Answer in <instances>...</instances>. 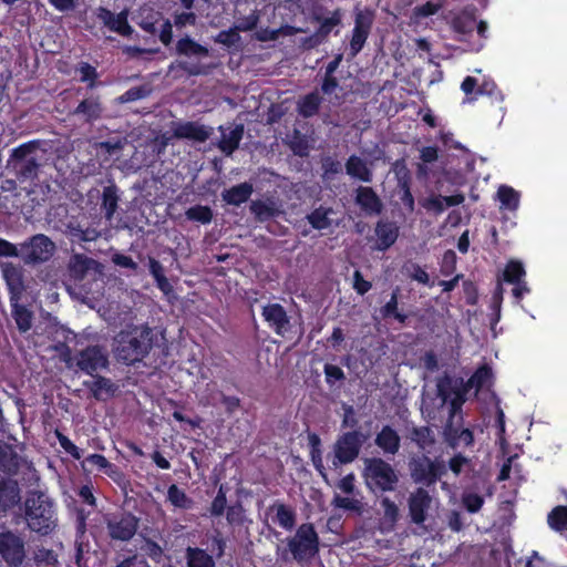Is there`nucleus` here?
<instances>
[{"label": "nucleus", "instance_id": "nucleus-46", "mask_svg": "<svg viewBox=\"0 0 567 567\" xmlns=\"http://www.w3.org/2000/svg\"><path fill=\"white\" fill-rule=\"evenodd\" d=\"M398 296L399 288L396 287L392 291L390 300L381 308V315L383 318H394L396 321L404 324L408 316L398 310Z\"/></svg>", "mask_w": 567, "mask_h": 567}, {"label": "nucleus", "instance_id": "nucleus-19", "mask_svg": "<svg viewBox=\"0 0 567 567\" xmlns=\"http://www.w3.org/2000/svg\"><path fill=\"white\" fill-rule=\"evenodd\" d=\"M431 505V496L426 489L419 487L409 497V513L411 520L417 525L426 519V512Z\"/></svg>", "mask_w": 567, "mask_h": 567}, {"label": "nucleus", "instance_id": "nucleus-2", "mask_svg": "<svg viewBox=\"0 0 567 567\" xmlns=\"http://www.w3.org/2000/svg\"><path fill=\"white\" fill-rule=\"evenodd\" d=\"M155 341L156 334L147 324L131 326L115 338V358L125 365H134L150 354Z\"/></svg>", "mask_w": 567, "mask_h": 567}, {"label": "nucleus", "instance_id": "nucleus-8", "mask_svg": "<svg viewBox=\"0 0 567 567\" xmlns=\"http://www.w3.org/2000/svg\"><path fill=\"white\" fill-rule=\"evenodd\" d=\"M408 466L412 481L427 487L436 484L446 474V466L443 461L431 460L425 454L411 456Z\"/></svg>", "mask_w": 567, "mask_h": 567}, {"label": "nucleus", "instance_id": "nucleus-13", "mask_svg": "<svg viewBox=\"0 0 567 567\" xmlns=\"http://www.w3.org/2000/svg\"><path fill=\"white\" fill-rule=\"evenodd\" d=\"M373 21L374 13L369 9L360 10L355 13L354 27L350 40V53L352 58L359 54L363 49L371 32Z\"/></svg>", "mask_w": 567, "mask_h": 567}, {"label": "nucleus", "instance_id": "nucleus-42", "mask_svg": "<svg viewBox=\"0 0 567 567\" xmlns=\"http://www.w3.org/2000/svg\"><path fill=\"white\" fill-rule=\"evenodd\" d=\"M331 213V208L319 206L308 214L306 218L313 229L322 230L331 226V220L329 218Z\"/></svg>", "mask_w": 567, "mask_h": 567}, {"label": "nucleus", "instance_id": "nucleus-17", "mask_svg": "<svg viewBox=\"0 0 567 567\" xmlns=\"http://www.w3.org/2000/svg\"><path fill=\"white\" fill-rule=\"evenodd\" d=\"M104 106L99 94H92L83 99L71 112L72 115L82 118L85 123L92 124L102 118Z\"/></svg>", "mask_w": 567, "mask_h": 567}, {"label": "nucleus", "instance_id": "nucleus-30", "mask_svg": "<svg viewBox=\"0 0 567 567\" xmlns=\"http://www.w3.org/2000/svg\"><path fill=\"white\" fill-rule=\"evenodd\" d=\"M375 235L378 238V249H389L398 239L399 228L391 221L380 220L375 226Z\"/></svg>", "mask_w": 567, "mask_h": 567}, {"label": "nucleus", "instance_id": "nucleus-27", "mask_svg": "<svg viewBox=\"0 0 567 567\" xmlns=\"http://www.w3.org/2000/svg\"><path fill=\"white\" fill-rule=\"evenodd\" d=\"M323 97L320 95L318 89L301 96L297 102V112L303 118L313 117L319 113Z\"/></svg>", "mask_w": 567, "mask_h": 567}, {"label": "nucleus", "instance_id": "nucleus-61", "mask_svg": "<svg viewBox=\"0 0 567 567\" xmlns=\"http://www.w3.org/2000/svg\"><path fill=\"white\" fill-rule=\"evenodd\" d=\"M326 382L332 386L336 382H341L346 379L343 370L334 364L326 363L323 367Z\"/></svg>", "mask_w": 567, "mask_h": 567}, {"label": "nucleus", "instance_id": "nucleus-56", "mask_svg": "<svg viewBox=\"0 0 567 567\" xmlns=\"http://www.w3.org/2000/svg\"><path fill=\"white\" fill-rule=\"evenodd\" d=\"M55 436L59 441L60 446L70 454L74 460H81L83 452L63 433L55 431Z\"/></svg>", "mask_w": 567, "mask_h": 567}, {"label": "nucleus", "instance_id": "nucleus-12", "mask_svg": "<svg viewBox=\"0 0 567 567\" xmlns=\"http://www.w3.org/2000/svg\"><path fill=\"white\" fill-rule=\"evenodd\" d=\"M110 367L107 350L99 344L87 346L75 353L74 369L94 377Z\"/></svg>", "mask_w": 567, "mask_h": 567}, {"label": "nucleus", "instance_id": "nucleus-1", "mask_svg": "<svg viewBox=\"0 0 567 567\" xmlns=\"http://www.w3.org/2000/svg\"><path fill=\"white\" fill-rule=\"evenodd\" d=\"M20 511L27 527L40 536L50 535L58 526L56 503L43 491H28Z\"/></svg>", "mask_w": 567, "mask_h": 567}, {"label": "nucleus", "instance_id": "nucleus-54", "mask_svg": "<svg viewBox=\"0 0 567 567\" xmlns=\"http://www.w3.org/2000/svg\"><path fill=\"white\" fill-rule=\"evenodd\" d=\"M227 509V496H226V489L224 485H220L216 496L214 497L212 504H210V515L214 517L221 516L225 511Z\"/></svg>", "mask_w": 567, "mask_h": 567}, {"label": "nucleus", "instance_id": "nucleus-15", "mask_svg": "<svg viewBox=\"0 0 567 567\" xmlns=\"http://www.w3.org/2000/svg\"><path fill=\"white\" fill-rule=\"evenodd\" d=\"M173 136L195 143H205L212 135V127L195 121L173 123Z\"/></svg>", "mask_w": 567, "mask_h": 567}, {"label": "nucleus", "instance_id": "nucleus-34", "mask_svg": "<svg viewBox=\"0 0 567 567\" xmlns=\"http://www.w3.org/2000/svg\"><path fill=\"white\" fill-rule=\"evenodd\" d=\"M187 567H215V560L205 549L188 546L185 550Z\"/></svg>", "mask_w": 567, "mask_h": 567}, {"label": "nucleus", "instance_id": "nucleus-31", "mask_svg": "<svg viewBox=\"0 0 567 567\" xmlns=\"http://www.w3.org/2000/svg\"><path fill=\"white\" fill-rule=\"evenodd\" d=\"M346 172L349 176L364 183L372 181V172L367 163L358 155H351L346 163Z\"/></svg>", "mask_w": 567, "mask_h": 567}, {"label": "nucleus", "instance_id": "nucleus-60", "mask_svg": "<svg viewBox=\"0 0 567 567\" xmlns=\"http://www.w3.org/2000/svg\"><path fill=\"white\" fill-rule=\"evenodd\" d=\"M240 35L239 31L236 29V25L228 30H221L216 37L215 42L226 45V47H233L237 42H239Z\"/></svg>", "mask_w": 567, "mask_h": 567}, {"label": "nucleus", "instance_id": "nucleus-6", "mask_svg": "<svg viewBox=\"0 0 567 567\" xmlns=\"http://www.w3.org/2000/svg\"><path fill=\"white\" fill-rule=\"evenodd\" d=\"M105 537L110 545L131 542L140 527V517L130 511L105 513L102 516Z\"/></svg>", "mask_w": 567, "mask_h": 567}, {"label": "nucleus", "instance_id": "nucleus-23", "mask_svg": "<svg viewBox=\"0 0 567 567\" xmlns=\"http://www.w3.org/2000/svg\"><path fill=\"white\" fill-rule=\"evenodd\" d=\"M21 501L20 487L11 478L0 477V513H8Z\"/></svg>", "mask_w": 567, "mask_h": 567}, {"label": "nucleus", "instance_id": "nucleus-52", "mask_svg": "<svg viewBox=\"0 0 567 567\" xmlns=\"http://www.w3.org/2000/svg\"><path fill=\"white\" fill-rule=\"evenodd\" d=\"M406 275L419 284L432 287L434 284L430 282L429 274L416 262H410L404 266Z\"/></svg>", "mask_w": 567, "mask_h": 567}, {"label": "nucleus", "instance_id": "nucleus-33", "mask_svg": "<svg viewBox=\"0 0 567 567\" xmlns=\"http://www.w3.org/2000/svg\"><path fill=\"white\" fill-rule=\"evenodd\" d=\"M243 136L244 125L237 124L227 135H221L217 146L225 155L229 156L239 147Z\"/></svg>", "mask_w": 567, "mask_h": 567}, {"label": "nucleus", "instance_id": "nucleus-25", "mask_svg": "<svg viewBox=\"0 0 567 567\" xmlns=\"http://www.w3.org/2000/svg\"><path fill=\"white\" fill-rule=\"evenodd\" d=\"M464 195L456 194L451 196L431 195L421 200V206L429 213L441 215L446 207L461 205L464 202Z\"/></svg>", "mask_w": 567, "mask_h": 567}, {"label": "nucleus", "instance_id": "nucleus-63", "mask_svg": "<svg viewBox=\"0 0 567 567\" xmlns=\"http://www.w3.org/2000/svg\"><path fill=\"white\" fill-rule=\"evenodd\" d=\"M462 502L466 511L471 514L477 513L484 505V498L476 493L464 494Z\"/></svg>", "mask_w": 567, "mask_h": 567}, {"label": "nucleus", "instance_id": "nucleus-58", "mask_svg": "<svg viewBox=\"0 0 567 567\" xmlns=\"http://www.w3.org/2000/svg\"><path fill=\"white\" fill-rule=\"evenodd\" d=\"M53 350L58 353L59 359L65 363L66 368L74 369L75 354L66 342H58Z\"/></svg>", "mask_w": 567, "mask_h": 567}, {"label": "nucleus", "instance_id": "nucleus-16", "mask_svg": "<svg viewBox=\"0 0 567 567\" xmlns=\"http://www.w3.org/2000/svg\"><path fill=\"white\" fill-rule=\"evenodd\" d=\"M343 55L338 53L334 58L327 63L324 68H322L318 76H320V93L326 96H331L336 93V91L340 87V81L336 75L337 70L339 69L342 62Z\"/></svg>", "mask_w": 567, "mask_h": 567}, {"label": "nucleus", "instance_id": "nucleus-4", "mask_svg": "<svg viewBox=\"0 0 567 567\" xmlns=\"http://www.w3.org/2000/svg\"><path fill=\"white\" fill-rule=\"evenodd\" d=\"M362 477L368 491L375 496L394 492L400 482L396 470L382 457L365 458Z\"/></svg>", "mask_w": 567, "mask_h": 567}, {"label": "nucleus", "instance_id": "nucleus-51", "mask_svg": "<svg viewBox=\"0 0 567 567\" xmlns=\"http://www.w3.org/2000/svg\"><path fill=\"white\" fill-rule=\"evenodd\" d=\"M37 566L55 567L59 564L58 554L53 549L41 547L34 554Z\"/></svg>", "mask_w": 567, "mask_h": 567}, {"label": "nucleus", "instance_id": "nucleus-55", "mask_svg": "<svg viewBox=\"0 0 567 567\" xmlns=\"http://www.w3.org/2000/svg\"><path fill=\"white\" fill-rule=\"evenodd\" d=\"M331 505L334 508H342L346 511L359 512L362 507V504L359 499L354 497L341 496L339 494H334Z\"/></svg>", "mask_w": 567, "mask_h": 567}, {"label": "nucleus", "instance_id": "nucleus-22", "mask_svg": "<svg viewBox=\"0 0 567 567\" xmlns=\"http://www.w3.org/2000/svg\"><path fill=\"white\" fill-rule=\"evenodd\" d=\"M312 20L319 24L316 29V32L327 41L328 37L331 34L334 28L341 25L342 22V12L341 9H336L329 12V16L323 14V8L313 11Z\"/></svg>", "mask_w": 567, "mask_h": 567}, {"label": "nucleus", "instance_id": "nucleus-50", "mask_svg": "<svg viewBox=\"0 0 567 567\" xmlns=\"http://www.w3.org/2000/svg\"><path fill=\"white\" fill-rule=\"evenodd\" d=\"M525 269L520 261L511 260L503 271V280L507 284H518L525 276Z\"/></svg>", "mask_w": 567, "mask_h": 567}, {"label": "nucleus", "instance_id": "nucleus-41", "mask_svg": "<svg viewBox=\"0 0 567 567\" xmlns=\"http://www.w3.org/2000/svg\"><path fill=\"white\" fill-rule=\"evenodd\" d=\"M167 501L177 508L190 509L194 505L193 499L176 484H172L167 488Z\"/></svg>", "mask_w": 567, "mask_h": 567}, {"label": "nucleus", "instance_id": "nucleus-53", "mask_svg": "<svg viewBox=\"0 0 567 567\" xmlns=\"http://www.w3.org/2000/svg\"><path fill=\"white\" fill-rule=\"evenodd\" d=\"M288 145L292 153L299 157H307L309 155V143L299 131H295Z\"/></svg>", "mask_w": 567, "mask_h": 567}, {"label": "nucleus", "instance_id": "nucleus-47", "mask_svg": "<svg viewBox=\"0 0 567 567\" xmlns=\"http://www.w3.org/2000/svg\"><path fill=\"white\" fill-rule=\"evenodd\" d=\"M188 220L198 221L203 225L209 224L213 220V210L206 205H194L185 212Z\"/></svg>", "mask_w": 567, "mask_h": 567}, {"label": "nucleus", "instance_id": "nucleus-62", "mask_svg": "<svg viewBox=\"0 0 567 567\" xmlns=\"http://www.w3.org/2000/svg\"><path fill=\"white\" fill-rule=\"evenodd\" d=\"M148 94V91L145 86H133L125 91L122 95L117 97V101L122 104L134 102L141 99L146 97Z\"/></svg>", "mask_w": 567, "mask_h": 567}, {"label": "nucleus", "instance_id": "nucleus-59", "mask_svg": "<svg viewBox=\"0 0 567 567\" xmlns=\"http://www.w3.org/2000/svg\"><path fill=\"white\" fill-rule=\"evenodd\" d=\"M114 567H152L148 561L138 554H132L123 558L115 559Z\"/></svg>", "mask_w": 567, "mask_h": 567}, {"label": "nucleus", "instance_id": "nucleus-45", "mask_svg": "<svg viewBox=\"0 0 567 567\" xmlns=\"http://www.w3.org/2000/svg\"><path fill=\"white\" fill-rule=\"evenodd\" d=\"M451 25L456 33L470 34L475 29L476 19L474 14L462 12L452 19Z\"/></svg>", "mask_w": 567, "mask_h": 567}, {"label": "nucleus", "instance_id": "nucleus-57", "mask_svg": "<svg viewBox=\"0 0 567 567\" xmlns=\"http://www.w3.org/2000/svg\"><path fill=\"white\" fill-rule=\"evenodd\" d=\"M80 72V81L89 82V89H94L96 86V79L99 76L96 68L91 65L87 62H81L79 66Z\"/></svg>", "mask_w": 567, "mask_h": 567}, {"label": "nucleus", "instance_id": "nucleus-39", "mask_svg": "<svg viewBox=\"0 0 567 567\" xmlns=\"http://www.w3.org/2000/svg\"><path fill=\"white\" fill-rule=\"evenodd\" d=\"M446 433L452 446H455L460 443H463L465 446H471L474 443L473 431L471 429L455 427L452 425V421H450L446 425Z\"/></svg>", "mask_w": 567, "mask_h": 567}, {"label": "nucleus", "instance_id": "nucleus-64", "mask_svg": "<svg viewBox=\"0 0 567 567\" xmlns=\"http://www.w3.org/2000/svg\"><path fill=\"white\" fill-rule=\"evenodd\" d=\"M381 507L383 509V515L386 520L391 524L396 523L399 519V507L398 505L391 501L389 497H383L380 502Z\"/></svg>", "mask_w": 567, "mask_h": 567}, {"label": "nucleus", "instance_id": "nucleus-38", "mask_svg": "<svg viewBox=\"0 0 567 567\" xmlns=\"http://www.w3.org/2000/svg\"><path fill=\"white\" fill-rule=\"evenodd\" d=\"M493 379V370L488 364L480 365L471 378L466 381L465 390L475 388L476 391L483 389V386Z\"/></svg>", "mask_w": 567, "mask_h": 567}, {"label": "nucleus", "instance_id": "nucleus-35", "mask_svg": "<svg viewBox=\"0 0 567 567\" xmlns=\"http://www.w3.org/2000/svg\"><path fill=\"white\" fill-rule=\"evenodd\" d=\"M176 52L184 56H207L209 51L206 47L196 42L190 37L181 38L176 43Z\"/></svg>", "mask_w": 567, "mask_h": 567}, {"label": "nucleus", "instance_id": "nucleus-32", "mask_svg": "<svg viewBox=\"0 0 567 567\" xmlns=\"http://www.w3.org/2000/svg\"><path fill=\"white\" fill-rule=\"evenodd\" d=\"M120 195L116 185L105 186L102 192L101 210L107 220H112L118 207Z\"/></svg>", "mask_w": 567, "mask_h": 567}, {"label": "nucleus", "instance_id": "nucleus-48", "mask_svg": "<svg viewBox=\"0 0 567 567\" xmlns=\"http://www.w3.org/2000/svg\"><path fill=\"white\" fill-rule=\"evenodd\" d=\"M548 525L556 532H561L567 528V506H556L548 514Z\"/></svg>", "mask_w": 567, "mask_h": 567}, {"label": "nucleus", "instance_id": "nucleus-49", "mask_svg": "<svg viewBox=\"0 0 567 567\" xmlns=\"http://www.w3.org/2000/svg\"><path fill=\"white\" fill-rule=\"evenodd\" d=\"M250 212L259 221H266L278 215V209L272 204L262 200H254L250 204Z\"/></svg>", "mask_w": 567, "mask_h": 567}, {"label": "nucleus", "instance_id": "nucleus-21", "mask_svg": "<svg viewBox=\"0 0 567 567\" xmlns=\"http://www.w3.org/2000/svg\"><path fill=\"white\" fill-rule=\"evenodd\" d=\"M374 444L384 455H395L401 447V437L395 429L386 424L375 434Z\"/></svg>", "mask_w": 567, "mask_h": 567}, {"label": "nucleus", "instance_id": "nucleus-24", "mask_svg": "<svg viewBox=\"0 0 567 567\" xmlns=\"http://www.w3.org/2000/svg\"><path fill=\"white\" fill-rule=\"evenodd\" d=\"M355 203L367 215H379L382 213L383 204L372 187L359 186L357 188Z\"/></svg>", "mask_w": 567, "mask_h": 567}, {"label": "nucleus", "instance_id": "nucleus-37", "mask_svg": "<svg viewBox=\"0 0 567 567\" xmlns=\"http://www.w3.org/2000/svg\"><path fill=\"white\" fill-rule=\"evenodd\" d=\"M92 261L93 260L91 258L84 255H73L70 258L68 266L70 277L73 278L75 281L82 280L89 271Z\"/></svg>", "mask_w": 567, "mask_h": 567}, {"label": "nucleus", "instance_id": "nucleus-29", "mask_svg": "<svg viewBox=\"0 0 567 567\" xmlns=\"http://www.w3.org/2000/svg\"><path fill=\"white\" fill-rule=\"evenodd\" d=\"M13 257L21 258L20 245L18 246L4 238H0V269H1L2 278L4 281H6L7 267H13V268L18 269L21 280H24L23 269L21 266L16 265L13 262H9V261H2V258H13Z\"/></svg>", "mask_w": 567, "mask_h": 567}, {"label": "nucleus", "instance_id": "nucleus-9", "mask_svg": "<svg viewBox=\"0 0 567 567\" xmlns=\"http://www.w3.org/2000/svg\"><path fill=\"white\" fill-rule=\"evenodd\" d=\"M24 536L12 529L0 532V563L6 567H22L27 558Z\"/></svg>", "mask_w": 567, "mask_h": 567}, {"label": "nucleus", "instance_id": "nucleus-18", "mask_svg": "<svg viewBox=\"0 0 567 567\" xmlns=\"http://www.w3.org/2000/svg\"><path fill=\"white\" fill-rule=\"evenodd\" d=\"M265 321L274 329L276 334L284 336L290 328V320L286 309L280 303H268L261 312Z\"/></svg>", "mask_w": 567, "mask_h": 567}, {"label": "nucleus", "instance_id": "nucleus-5", "mask_svg": "<svg viewBox=\"0 0 567 567\" xmlns=\"http://www.w3.org/2000/svg\"><path fill=\"white\" fill-rule=\"evenodd\" d=\"M40 146V140H32L20 144L11 151L7 161V169L19 183H33L38 178L40 163L32 154Z\"/></svg>", "mask_w": 567, "mask_h": 567}, {"label": "nucleus", "instance_id": "nucleus-7", "mask_svg": "<svg viewBox=\"0 0 567 567\" xmlns=\"http://www.w3.org/2000/svg\"><path fill=\"white\" fill-rule=\"evenodd\" d=\"M6 285L9 292L12 317L20 332H28L32 327V312L20 300L25 290L24 280H21L19 270L13 267L6 269Z\"/></svg>", "mask_w": 567, "mask_h": 567}, {"label": "nucleus", "instance_id": "nucleus-43", "mask_svg": "<svg viewBox=\"0 0 567 567\" xmlns=\"http://www.w3.org/2000/svg\"><path fill=\"white\" fill-rule=\"evenodd\" d=\"M410 439L416 446L424 451L435 443L432 430L429 426H414L410 431Z\"/></svg>", "mask_w": 567, "mask_h": 567}, {"label": "nucleus", "instance_id": "nucleus-14", "mask_svg": "<svg viewBox=\"0 0 567 567\" xmlns=\"http://www.w3.org/2000/svg\"><path fill=\"white\" fill-rule=\"evenodd\" d=\"M95 17L110 31L116 32L120 35L130 37L133 33V28L130 25L127 20V10H123L120 13L114 14L110 9L99 7L95 9Z\"/></svg>", "mask_w": 567, "mask_h": 567}, {"label": "nucleus", "instance_id": "nucleus-44", "mask_svg": "<svg viewBox=\"0 0 567 567\" xmlns=\"http://www.w3.org/2000/svg\"><path fill=\"white\" fill-rule=\"evenodd\" d=\"M497 198L501 202V208L516 210L519 206V193L511 186H499Z\"/></svg>", "mask_w": 567, "mask_h": 567}, {"label": "nucleus", "instance_id": "nucleus-26", "mask_svg": "<svg viewBox=\"0 0 567 567\" xmlns=\"http://www.w3.org/2000/svg\"><path fill=\"white\" fill-rule=\"evenodd\" d=\"M269 513H272V523L286 530H292L297 523L296 511L285 503L276 501L268 508Z\"/></svg>", "mask_w": 567, "mask_h": 567}, {"label": "nucleus", "instance_id": "nucleus-36", "mask_svg": "<svg viewBox=\"0 0 567 567\" xmlns=\"http://www.w3.org/2000/svg\"><path fill=\"white\" fill-rule=\"evenodd\" d=\"M148 270L156 282V287L164 293L173 292V286L164 274L163 265L155 258L148 257Z\"/></svg>", "mask_w": 567, "mask_h": 567}, {"label": "nucleus", "instance_id": "nucleus-40", "mask_svg": "<svg viewBox=\"0 0 567 567\" xmlns=\"http://www.w3.org/2000/svg\"><path fill=\"white\" fill-rule=\"evenodd\" d=\"M20 467L18 454L11 446L0 449V468L7 474H17Z\"/></svg>", "mask_w": 567, "mask_h": 567}, {"label": "nucleus", "instance_id": "nucleus-20", "mask_svg": "<svg viewBox=\"0 0 567 567\" xmlns=\"http://www.w3.org/2000/svg\"><path fill=\"white\" fill-rule=\"evenodd\" d=\"M92 378L93 380L84 381L83 385L96 401H106L113 398L117 392L118 386L111 379L100 375L99 373L94 374Z\"/></svg>", "mask_w": 567, "mask_h": 567}, {"label": "nucleus", "instance_id": "nucleus-3", "mask_svg": "<svg viewBox=\"0 0 567 567\" xmlns=\"http://www.w3.org/2000/svg\"><path fill=\"white\" fill-rule=\"evenodd\" d=\"M319 550L320 539L312 523L299 525L295 535L286 538V547L277 548V553L284 561L293 559L297 563L315 558Z\"/></svg>", "mask_w": 567, "mask_h": 567}, {"label": "nucleus", "instance_id": "nucleus-28", "mask_svg": "<svg viewBox=\"0 0 567 567\" xmlns=\"http://www.w3.org/2000/svg\"><path fill=\"white\" fill-rule=\"evenodd\" d=\"M252 192V184L244 182L228 189H224L221 198L228 205L240 206L250 198Z\"/></svg>", "mask_w": 567, "mask_h": 567}, {"label": "nucleus", "instance_id": "nucleus-11", "mask_svg": "<svg viewBox=\"0 0 567 567\" xmlns=\"http://www.w3.org/2000/svg\"><path fill=\"white\" fill-rule=\"evenodd\" d=\"M54 243L43 234H37L20 244L21 259L27 266L48 261L54 254Z\"/></svg>", "mask_w": 567, "mask_h": 567}, {"label": "nucleus", "instance_id": "nucleus-10", "mask_svg": "<svg viewBox=\"0 0 567 567\" xmlns=\"http://www.w3.org/2000/svg\"><path fill=\"white\" fill-rule=\"evenodd\" d=\"M365 441L367 435L358 430L348 431L339 435L333 444L332 467L338 468L340 465L350 464L355 461Z\"/></svg>", "mask_w": 567, "mask_h": 567}]
</instances>
